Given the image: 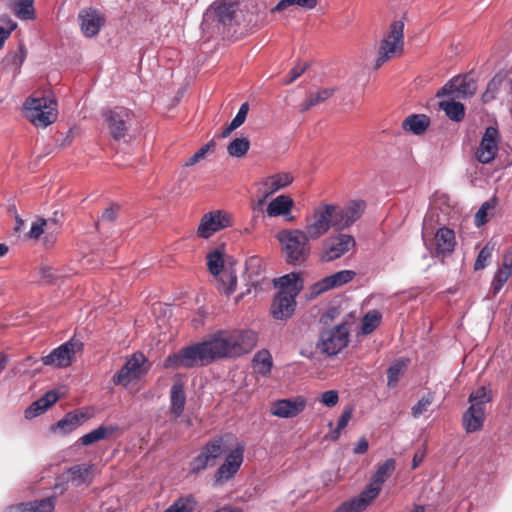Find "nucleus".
<instances>
[{
	"label": "nucleus",
	"instance_id": "obj_1",
	"mask_svg": "<svg viewBox=\"0 0 512 512\" xmlns=\"http://www.w3.org/2000/svg\"><path fill=\"white\" fill-rule=\"evenodd\" d=\"M275 286L279 292L271 305V314L276 320H286L295 311V298L302 289V280L299 274L291 273L278 278Z\"/></svg>",
	"mask_w": 512,
	"mask_h": 512
},
{
	"label": "nucleus",
	"instance_id": "obj_2",
	"mask_svg": "<svg viewBox=\"0 0 512 512\" xmlns=\"http://www.w3.org/2000/svg\"><path fill=\"white\" fill-rule=\"evenodd\" d=\"M277 240L282 245V252L289 264H301L310 255L311 247L305 231L302 229H285L277 233Z\"/></svg>",
	"mask_w": 512,
	"mask_h": 512
},
{
	"label": "nucleus",
	"instance_id": "obj_3",
	"mask_svg": "<svg viewBox=\"0 0 512 512\" xmlns=\"http://www.w3.org/2000/svg\"><path fill=\"white\" fill-rule=\"evenodd\" d=\"M337 205L322 202L306 217L303 230L312 241L326 235L331 227L337 229Z\"/></svg>",
	"mask_w": 512,
	"mask_h": 512
},
{
	"label": "nucleus",
	"instance_id": "obj_4",
	"mask_svg": "<svg viewBox=\"0 0 512 512\" xmlns=\"http://www.w3.org/2000/svg\"><path fill=\"white\" fill-rule=\"evenodd\" d=\"M26 118L36 127H47L57 119V102L48 96L33 94L23 105Z\"/></svg>",
	"mask_w": 512,
	"mask_h": 512
},
{
	"label": "nucleus",
	"instance_id": "obj_5",
	"mask_svg": "<svg viewBox=\"0 0 512 512\" xmlns=\"http://www.w3.org/2000/svg\"><path fill=\"white\" fill-rule=\"evenodd\" d=\"M404 23L394 21L390 24L387 33L380 41L374 68H380L384 63L403 53Z\"/></svg>",
	"mask_w": 512,
	"mask_h": 512
},
{
	"label": "nucleus",
	"instance_id": "obj_6",
	"mask_svg": "<svg viewBox=\"0 0 512 512\" xmlns=\"http://www.w3.org/2000/svg\"><path fill=\"white\" fill-rule=\"evenodd\" d=\"M225 358H236L249 353L257 343V335L250 330L220 331Z\"/></svg>",
	"mask_w": 512,
	"mask_h": 512
},
{
	"label": "nucleus",
	"instance_id": "obj_7",
	"mask_svg": "<svg viewBox=\"0 0 512 512\" xmlns=\"http://www.w3.org/2000/svg\"><path fill=\"white\" fill-rule=\"evenodd\" d=\"M206 364H209V361L203 342L183 348L179 353L169 355L164 360L165 368H192Z\"/></svg>",
	"mask_w": 512,
	"mask_h": 512
},
{
	"label": "nucleus",
	"instance_id": "obj_8",
	"mask_svg": "<svg viewBox=\"0 0 512 512\" xmlns=\"http://www.w3.org/2000/svg\"><path fill=\"white\" fill-rule=\"evenodd\" d=\"M349 343V331L345 324H339L321 332L316 347L326 356L339 354Z\"/></svg>",
	"mask_w": 512,
	"mask_h": 512
},
{
	"label": "nucleus",
	"instance_id": "obj_9",
	"mask_svg": "<svg viewBox=\"0 0 512 512\" xmlns=\"http://www.w3.org/2000/svg\"><path fill=\"white\" fill-rule=\"evenodd\" d=\"M102 116L114 140L118 141L126 136L133 119V113L129 109L117 106L104 110Z\"/></svg>",
	"mask_w": 512,
	"mask_h": 512
},
{
	"label": "nucleus",
	"instance_id": "obj_10",
	"mask_svg": "<svg viewBox=\"0 0 512 512\" xmlns=\"http://www.w3.org/2000/svg\"><path fill=\"white\" fill-rule=\"evenodd\" d=\"M356 245V241L352 235L338 233L327 237L322 244L320 258L324 262H331L339 259Z\"/></svg>",
	"mask_w": 512,
	"mask_h": 512
},
{
	"label": "nucleus",
	"instance_id": "obj_11",
	"mask_svg": "<svg viewBox=\"0 0 512 512\" xmlns=\"http://www.w3.org/2000/svg\"><path fill=\"white\" fill-rule=\"evenodd\" d=\"M244 461V446L238 444L225 457L214 474L215 485H222L235 477Z\"/></svg>",
	"mask_w": 512,
	"mask_h": 512
},
{
	"label": "nucleus",
	"instance_id": "obj_12",
	"mask_svg": "<svg viewBox=\"0 0 512 512\" xmlns=\"http://www.w3.org/2000/svg\"><path fill=\"white\" fill-rule=\"evenodd\" d=\"M82 347L83 344L80 341L69 340L42 357L41 361L46 366L66 368L71 365L75 353L80 351Z\"/></svg>",
	"mask_w": 512,
	"mask_h": 512
},
{
	"label": "nucleus",
	"instance_id": "obj_13",
	"mask_svg": "<svg viewBox=\"0 0 512 512\" xmlns=\"http://www.w3.org/2000/svg\"><path fill=\"white\" fill-rule=\"evenodd\" d=\"M232 225V217L222 210H215L204 214L197 228V235L208 239L214 233L219 232Z\"/></svg>",
	"mask_w": 512,
	"mask_h": 512
},
{
	"label": "nucleus",
	"instance_id": "obj_14",
	"mask_svg": "<svg viewBox=\"0 0 512 512\" xmlns=\"http://www.w3.org/2000/svg\"><path fill=\"white\" fill-rule=\"evenodd\" d=\"M146 358L142 353H135L127 359L124 366L113 376V383L115 385L127 386L132 381H135L146 374L147 370L144 368Z\"/></svg>",
	"mask_w": 512,
	"mask_h": 512
},
{
	"label": "nucleus",
	"instance_id": "obj_15",
	"mask_svg": "<svg viewBox=\"0 0 512 512\" xmlns=\"http://www.w3.org/2000/svg\"><path fill=\"white\" fill-rule=\"evenodd\" d=\"M355 276L356 273L352 270H341L326 276L309 287L308 297L314 299L326 291L349 283Z\"/></svg>",
	"mask_w": 512,
	"mask_h": 512
},
{
	"label": "nucleus",
	"instance_id": "obj_16",
	"mask_svg": "<svg viewBox=\"0 0 512 512\" xmlns=\"http://www.w3.org/2000/svg\"><path fill=\"white\" fill-rule=\"evenodd\" d=\"M499 141L498 129L493 126L487 127L475 152L476 159L482 164L491 163L498 154Z\"/></svg>",
	"mask_w": 512,
	"mask_h": 512
},
{
	"label": "nucleus",
	"instance_id": "obj_17",
	"mask_svg": "<svg viewBox=\"0 0 512 512\" xmlns=\"http://www.w3.org/2000/svg\"><path fill=\"white\" fill-rule=\"evenodd\" d=\"M476 91L475 82L464 76H457L445 84L438 92L437 97L447 96L452 99H465Z\"/></svg>",
	"mask_w": 512,
	"mask_h": 512
},
{
	"label": "nucleus",
	"instance_id": "obj_18",
	"mask_svg": "<svg viewBox=\"0 0 512 512\" xmlns=\"http://www.w3.org/2000/svg\"><path fill=\"white\" fill-rule=\"evenodd\" d=\"M239 8L237 0H216L204 14L205 21H217L223 25L230 23Z\"/></svg>",
	"mask_w": 512,
	"mask_h": 512
},
{
	"label": "nucleus",
	"instance_id": "obj_19",
	"mask_svg": "<svg viewBox=\"0 0 512 512\" xmlns=\"http://www.w3.org/2000/svg\"><path fill=\"white\" fill-rule=\"evenodd\" d=\"M78 21L82 34L87 38L95 37L105 24L104 15L93 8L82 9Z\"/></svg>",
	"mask_w": 512,
	"mask_h": 512
},
{
	"label": "nucleus",
	"instance_id": "obj_20",
	"mask_svg": "<svg viewBox=\"0 0 512 512\" xmlns=\"http://www.w3.org/2000/svg\"><path fill=\"white\" fill-rule=\"evenodd\" d=\"M306 407V400L302 396L289 399H279L270 406V413L278 418H294Z\"/></svg>",
	"mask_w": 512,
	"mask_h": 512
},
{
	"label": "nucleus",
	"instance_id": "obj_21",
	"mask_svg": "<svg viewBox=\"0 0 512 512\" xmlns=\"http://www.w3.org/2000/svg\"><path fill=\"white\" fill-rule=\"evenodd\" d=\"M395 467L396 462L392 458L387 459L383 463L379 464L371 478L370 483L363 491L366 492L373 500H375L380 494L383 484L394 472Z\"/></svg>",
	"mask_w": 512,
	"mask_h": 512
},
{
	"label": "nucleus",
	"instance_id": "obj_22",
	"mask_svg": "<svg viewBox=\"0 0 512 512\" xmlns=\"http://www.w3.org/2000/svg\"><path fill=\"white\" fill-rule=\"evenodd\" d=\"M366 203L363 200H350L343 208L337 206V229L350 227L364 213Z\"/></svg>",
	"mask_w": 512,
	"mask_h": 512
},
{
	"label": "nucleus",
	"instance_id": "obj_23",
	"mask_svg": "<svg viewBox=\"0 0 512 512\" xmlns=\"http://www.w3.org/2000/svg\"><path fill=\"white\" fill-rule=\"evenodd\" d=\"M293 181V174L291 172L286 171L277 172L264 177L260 181L261 189L263 192V199L259 202L261 203L262 201L272 196L273 194L277 193L281 189L288 187L293 183Z\"/></svg>",
	"mask_w": 512,
	"mask_h": 512
},
{
	"label": "nucleus",
	"instance_id": "obj_24",
	"mask_svg": "<svg viewBox=\"0 0 512 512\" xmlns=\"http://www.w3.org/2000/svg\"><path fill=\"white\" fill-rule=\"evenodd\" d=\"M294 207V200L285 194H281L273 198L266 207V214L269 217L282 216L288 221H292L294 217L291 212Z\"/></svg>",
	"mask_w": 512,
	"mask_h": 512
},
{
	"label": "nucleus",
	"instance_id": "obj_25",
	"mask_svg": "<svg viewBox=\"0 0 512 512\" xmlns=\"http://www.w3.org/2000/svg\"><path fill=\"white\" fill-rule=\"evenodd\" d=\"M434 241L436 255L442 257L452 254L457 244L454 230L445 226L436 231Z\"/></svg>",
	"mask_w": 512,
	"mask_h": 512
},
{
	"label": "nucleus",
	"instance_id": "obj_26",
	"mask_svg": "<svg viewBox=\"0 0 512 512\" xmlns=\"http://www.w3.org/2000/svg\"><path fill=\"white\" fill-rule=\"evenodd\" d=\"M512 275V249H509L503 256L501 266L495 272L491 281V290L494 295L498 294L504 284Z\"/></svg>",
	"mask_w": 512,
	"mask_h": 512
},
{
	"label": "nucleus",
	"instance_id": "obj_27",
	"mask_svg": "<svg viewBox=\"0 0 512 512\" xmlns=\"http://www.w3.org/2000/svg\"><path fill=\"white\" fill-rule=\"evenodd\" d=\"M87 418L82 412H69L64 418L59 420L51 427L54 432H59L63 435L68 434L77 429Z\"/></svg>",
	"mask_w": 512,
	"mask_h": 512
},
{
	"label": "nucleus",
	"instance_id": "obj_28",
	"mask_svg": "<svg viewBox=\"0 0 512 512\" xmlns=\"http://www.w3.org/2000/svg\"><path fill=\"white\" fill-rule=\"evenodd\" d=\"M485 419V408L477 407V404L470 405L463 416V426L468 433L478 431L482 428Z\"/></svg>",
	"mask_w": 512,
	"mask_h": 512
},
{
	"label": "nucleus",
	"instance_id": "obj_29",
	"mask_svg": "<svg viewBox=\"0 0 512 512\" xmlns=\"http://www.w3.org/2000/svg\"><path fill=\"white\" fill-rule=\"evenodd\" d=\"M430 126V118L425 114H411L402 122V129L414 135H422Z\"/></svg>",
	"mask_w": 512,
	"mask_h": 512
},
{
	"label": "nucleus",
	"instance_id": "obj_30",
	"mask_svg": "<svg viewBox=\"0 0 512 512\" xmlns=\"http://www.w3.org/2000/svg\"><path fill=\"white\" fill-rule=\"evenodd\" d=\"M373 501L366 492L362 491L358 496L341 503L333 512H363Z\"/></svg>",
	"mask_w": 512,
	"mask_h": 512
},
{
	"label": "nucleus",
	"instance_id": "obj_31",
	"mask_svg": "<svg viewBox=\"0 0 512 512\" xmlns=\"http://www.w3.org/2000/svg\"><path fill=\"white\" fill-rule=\"evenodd\" d=\"M170 412L175 417L178 418L182 415L185 404H186V394L184 391L183 384L175 383L171 387L170 390Z\"/></svg>",
	"mask_w": 512,
	"mask_h": 512
},
{
	"label": "nucleus",
	"instance_id": "obj_32",
	"mask_svg": "<svg viewBox=\"0 0 512 512\" xmlns=\"http://www.w3.org/2000/svg\"><path fill=\"white\" fill-rule=\"evenodd\" d=\"M209 363L225 358V350L223 348L221 332L218 331L211 335L207 340L203 341Z\"/></svg>",
	"mask_w": 512,
	"mask_h": 512
},
{
	"label": "nucleus",
	"instance_id": "obj_33",
	"mask_svg": "<svg viewBox=\"0 0 512 512\" xmlns=\"http://www.w3.org/2000/svg\"><path fill=\"white\" fill-rule=\"evenodd\" d=\"M334 93L333 88H322L317 90L316 92H312L309 96L302 102L300 110L302 112L308 111L315 105H318L327 99H329Z\"/></svg>",
	"mask_w": 512,
	"mask_h": 512
},
{
	"label": "nucleus",
	"instance_id": "obj_34",
	"mask_svg": "<svg viewBox=\"0 0 512 512\" xmlns=\"http://www.w3.org/2000/svg\"><path fill=\"white\" fill-rule=\"evenodd\" d=\"M272 368V357L268 350L258 351L253 358V369L263 376L270 373Z\"/></svg>",
	"mask_w": 512,
	"mask_h": 512
},
{
	"label": "nucleus",
	"instance_id": "obj_35",
	"mask_svg": "<svg viewBox=\"0 0 512 512\" xmlns=\"http://www.w3.org/2000/svg\"><path fill=\"white\" fill-rule=\"evenodd\" d=\"M198 502L189 494L176 499L164 512H193Z\"/></svg>",
	"mask_w": 512,
	"mask_h": 512
},
{
	"label": "nucleus",
	"instance_id": "obj_36",
	"mask_svg": "<svg viewBox=\"0 0 512 512\" xmlns=\"http://www.w3.org/2000/svg\"><path fill=\"white\" fill-rule=\"evenodd\" d=\"M439 106L453 121H461L465 116V109L463 104L460 102H455L453 99L441 101Z\"/></svg>",
	"mask_w": 512,
	"mask_h": 512
},
{
	"label": "nucleus",
	"instance_id": "obj_37",
	"mask_svg": "<svg viewBox=\"0 0 512 512\" xmlns=\"http://www.w3.org/2000/svg\"><path fill=\"white\" fill-rule=\"evenodd\" d=\"M15 11V14L20 19H33L34 18V0H7Z\"/></svg>",
	"mask_w": 512,
	"mask_h": 512
},
{
	"label": "nucleus",
	"instance_id": "obj_38",
	"mask_svg": "<svg viewBox=\"0 0 512 512\" xmlns=\"http://www.w3.org/2000/svg\"><path fill=\"white\" fill-rule=\"evenodd\" d=\"M318 4V0H280L272 9V12H281L291 6H296L304 10H312Z\"/></svg>",
	"mask_w": 512,
	"mask_h": 512
},
{
	"label": "nucleus",
	"instance_id": "obj_39",
	"mask_svg": "<svg viewBox=\"0 0 512 512\" xmlns=\"http://www.w3.org/2000/svg\"><path fill=\"white\" fill-rule=\"evenodd\" d=\"M250 148V142L246 137L235 138L227 146V152L231 157L241 158Z\"/></svg>",
	"mask_w": 512,
	"mask_h": 512
},
{
	"label": "nucleus",
	"instance_id": "obj_40",
	"mask_svg": "<svg viewBox=\"0 0 512 512\" xmlns=\"http://www.w3.org/2000/svg\"><path fill=\"white\" fill-rule=\"evenodd\" d=\"M353 407L347 406L344 408L341 416L338 419L336 428L331 431V433L327 436V439L331 441H337L341 435V431L347 427L349 421L352 418Z\"/></svg>",
	"mask_w": 512,
	"mask_h": 512
},
{
	"label": "nucleus",
	"instance_id": "obj_41",
	"mask_svg": "<svg viewBox=\"0 0 512 512\" xmlns=\"http://www.w3.org/2000/svg\"><path fill=\"white\" fill-rule=\"evenodd\" d=\"M207 266L211 274L219 275L224 266L223 253L215 249L207 255Z\"/></svg>",
	"mask_w": 512,
	"mask_h": 512
},
{
	"label": "nucleus",
	"instance_id": "obj_42",
	"mask_svg": "<svg viewBox=\"0 0 512 512\" xmlns=\"http://www.w3.org/2000/svg\"><path fill=\"white\" fill-rule=\"evenodd\" d=\"M381 314L377 310L369 311L362 318L361 330L363 334L372 333L380 324Z\"/></svg>",
	"mask_w": 512,
	"mask_h": 512
},
{
	"label": "nucleus",
	"instance_id": "obj_43",
	"mask_svg": "<svg viewBox=\"0 0 512 512\" xmlns=\"http://www.w3.org/2000/svg\"><path fill=\"white\" fill-rule=\"evenodd\" d=\"M202 452L212 462L218 459L223 453V441L221 438L213 439L206 443L202 448Z\"/></svg>",
	"mask_w": 512,
	"mask_h": 512
},
{
	"label": "nucleus",
	"instance_id": "obj_44",
	"mask_svg": "<svg viewBox=\"0 0 512 512\" xmlns=\"http://www.w3.org/2000/svg\"><path fill=\"white\" fill-rule=\"evenodd\" d=\"M491 401V391L486 387H480L469 396L471 405L477 404L479 408H485V404Z\"/></svg>",
	"mask_w": 512,
	"mask_h": 512
},
{
	"label": "nucleus",
	"instance_id": "obj_45",
	"mask_svg": "<svg viewBox=\"0 0 512 512\" xmlns=\"http://www.w3.org/2000/svg\"><path fill=\"white\" fill-rule=\"evenodd\" d=\"M107 433H108L107 428L100 426V427L90 431L89 433L83 435L80 438V441H81L82 445L89 446V445H92V444L104 439L106 437Z\"/></svg>",
	"mask_w": 512,
	"mask_h": 512
},
{
	"label": "nucleus",
	"instance_id": "obj_46",
	"mask_svg": "<svg viewBox=\"0 0 512 512\" xmlns=\"http://www.w3.org/2000/svg\"><path fill=\"white\" fill-rule=\"evenodd\" d=\"M220 281H221V283L219 286V290L222 293L229 295V294H232L233 292H235L236 285H237V277L234 273H232V272L224 273L221 276Z\"/></svg>",
	"mask_w": 512,
	"mask_h": 512
},
{
	"label": "nucleus",
	"instance_id": "obj_47",
	"mask_svg": "<svg viewBox=\"0 0 512 512\" xmlns=\"http://www.w3.org/2000/svg\"><path fill=\"white\" fill-rule=\"evenodd\" d=\"M404 368L405 363L403 361H396L389 367L387 371L388 386L394 387L397 384Z\"/></svg>",
	"mask_w": 512,
	"mask_h": 512
},
{
	"label": "nucleus",
	"instance_id": "obj_48",
	"mask_svg": "<svg viewBox=\"0 0 512 512\" xmlns=\"http://www.w3.org/2000/svg\"><path fill=\"white\" fill-rule=\"evenodd\" d=\"M494 247L487 243L478 253V256L474 263V270H482L486 267L488 261L490 260Z\"/></svg>",
	"mask_w": 512,
	"mask_h": 512
},
{
	"label": "nucleus",
	"instance_id": "obj_49",
	"mask_svg": "<svg viewBox=\"0 0 512 512\" xmlns=\"http://www.w3.org/2000/svg\"><path fill=\"white\" fill-rule=\"evenodd\" d=\"M31 512H52L55 507V498L47 497L38 501L29 502Z\"/></svg>",
	"mask_w": 512,
	"mask_h": 512
},
{
	"label": "nucleus",
	"instance_id": "obj_50",
	"mask_svg": "<svg viewBox=\"0 0 512 512\" xmlns=\"http://www.w3.org/2000/svg\"><path fill=\"white\" fill-rule=\"evenodd\" d=\"M432 394H427L423 396L411 409L412 416L414 418L420 417L424 412L427 411L428 407L433 402Z\"/></svg>",
	"mask_w": 512,
	"mask_h": 512
},
{
	"label": "nucleus",
	"instance_id": "obj_51",
	"mask_svg": "<svg viewBox=\"0 0 512 512\" xmlns=\"http://www.w3.org/2000/svg\"><path fill=\"white\" fill-rule=\"evenodd\" d=\"M210 462L211 461L207 458V456L201 451L200 454L196 456L190 463L191 473L198 474L204 471Z\"/></svg>",
	"mask_w": 512,
	"mask_h": 512
},
{
	"label": "nucleus",
	"instance_id": "obj_52",
	"mask_svg": "<svg viewBox=\"0 0 512 512\" xmlns=\"http://www.w3.org/2000/svg\"><path fill=\"white\" fill-rule=\"evenodd\" d=\"M494 208V203L491 201H486L482 204L480 209L475 214V225L477 227L483 226L488 221V210Z\"/></svg>",
	"mask_w": 512,
	"mask_h": 512
},
{
	"label": "nucleus",
	"instance_id": "obj_53",
	"mask_svg": "<svg viewBox=\"0 0 512 512\" xmlns=\"http://www.w3.org/2000/svg\"><path fill=\"white\" fill-rule=\"evenodd\" d=\"M90 471V467L84 464L74 465L69 468L68 473L72 476L73 479H78L81 481H85Z\"/></svg>",
	"mask_w": 512,
	"mask_h": 512
},
{
	"label": "nucleus",
	"instance_id": "obj_54",
	"mask_svg": "<svg viewBox=\"0 0 512 512\" xmlns=\"http://www.w3.org/2000/svg\"><path fill=\"white\" fill-rule=\"evenodd\" d=\"M47 409L42 407L41 402L38 400L34 401L26 410H25V418L33 419L42 413H44Z\"/></svg>",
	"mask_w": 512,
	"mask_h": 512
},
{
	"label": "nucleus",
	"instance_id": "obj_55",
	"mask_svg": "<svg viewBox=\"0 0 512 512\" xmlns=\"http://www.w3.org/2000/svg\"><path fill=\"white\" fill-rule=\"evenodd\" d=\"M214 146L213 142H209L201 147L195 154H193L185 163L186 166H192L202 159L205 154Z\"/></svg>",
	"mask_w": 512,
	"mask_h": 512
},
{
	"label": "nucleus",
	"instance_id": "obj_56",
	"mask_svg": "<svg viewBox=\"0 0 512 512\" xmlns=\"http://www.w3.org/2000/svg\"><path fill=\"white\" fill-rule=\"evenodd\" d=\"M320 401L327 407H334L339 401L338 392L335 390L326 391L321 395Z\"/></svg>",
	"mask_w": 512,
	"mask_h": 512
},
{
	"label": "nucleus",
	"instance_id": "obj_57",
	"mask_svg": "<svg viewBox=\"0 0 512 512\" xmlns=\"http://www.w3.org/2000/svg\"><path fill=\"white\" fill-rule=\"evenodd\" d=\"M59 398L60 394L56 390H51L46 392L41 398H39V401L41 402L42 407L48 409L54 403H56Z\"/></svg>",
	"mask_w": 512,
	"mask_h": 512
},
{
	"label": "nucleus",
	"instance_id": "obj_58",
	"mask_svg": "<svg viewBox=\"0 0 512 512\" xmlns=\"http://www.w3.org/2000/svg\"><path fill=\"white\" fill-rule=\"evenodd\" d=\"M46 226V220L45 219H37L35 222L32 223L30 231H29V237L32 239H38L43 233H44V227Z\"/></svg>",
	"mask_w": 512,
	"mask_h": 512
},
{
	"label": "nucleus",
	"instance_id": "obj_59",
	"mask_svg": "<svg viewBox=\"0 0 512 512\" xmlns=\"http://www.w3.org/2000/svg\"><path fill=\"white\" fill-rule=\"evenodd\" d=\"M248 110H249L248 103H243L240 106L236 116L233 118V120L231 122L235 126L240 127L246 120Z\"/></svg>",
	"mask_w": 512,
	"mask_h": 512
},
{
	"label": "nucleus",
	"instance_id": "obj_60",
	"mask_svg": "<svg viewBox=\"0 0 512 512\" xmlns=\"http://www.w3.org/2000/svg\"><path fill=\"white\" fill-rule=\"evenodd\" d=\"M306 70V65L297 64L290 71V77L284 81V84L288 85L294 82L298 77H300Z\"/></svg>",
	"mask_w": 512,
	"mask_h": 512
},
{
	"label": "nucleus",
	"instance_id": "obj_61",
	"mask_svg": "<svg viewBox=\"0 0 512 512\" xmlns=\"http://www.w3.org/2000/svg\"><path fill=\"white\" fill-rule=\"evenodd\" d=\"M17 24L13 21L8 22L7 28L0 27V48H2L5 40L9 37L10 33L16 28Z\"/></svg>",
	"mask_w": 512,
	"mask_h": 512
},
{
	"label": "nucleus",
	"instance_id": "obj_62",
	"mask_svg": "<svg viewBox=\"0 0 512 512\" xmlns=\"http://www.w3.org/2000/svg\"><path fill=\"white\" fill-rule=\"evenodd\" d=\"M118 210H119V207L115 206V205H112V206L108 207L107 209H105L101 216L102 221L111 222V221L115 220Z\"/></svg>",
	"mask_w": 512,
	"mask_h": 512
},
{
	"label": "nucleus",
	"instance_id": "obj_63",
	"mask_svg": "<svg viewBox=\"0 0 512 512\" xmlns=\"http://www.w3.org/2000/svg\"><path fill=\"white\" fill-rule=\"evenodd\" d=\"M29 506H31L29 502H22L9 506L5 512H31Z\"/></svg>",
	"mask_w": 512,
	"mask_h": 512
},
{
	"label": "nucleus",
	"instance_id": "obj_64",
	"mask_svg": "<svg viewBox=\"0 0 512 512\" xmlns=\"http://www.w3.org/2000/svg\"><path fill=\"white\" fill-rule=\"evenodd\" d=\"M368 442L365 438H362L358 441L357 445L354 448V453L363 454L368 450Z\"/></svg>",
	"mask_w": 512,
	"mask_h": 512
}]
</instances>
